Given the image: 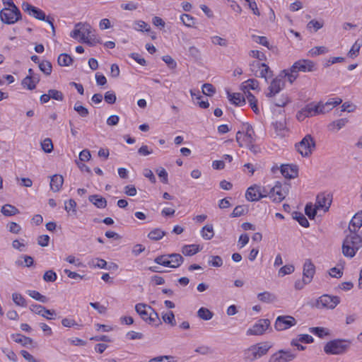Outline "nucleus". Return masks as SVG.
<instances>
[{"label": "nucleus", "instance_id": "obj_23", "mask_svg": "<svg viewBox=\"0 0 362 362\" xmlns=\"http://www.w3.org/2000/svg\"><path fill=\"white\" fill-rule=\"evenodd\" d=\"M362 226V211L356 213L350 221L349 229L350 232H356Z\"/></svg>", "mask_w": 362, "mask_h": 362}, {"label": "nucleus", "instance_id": "obj_17", "mask_svg": "<svg viewBox=\"0 0 362 362\" xmlns=\"http://www.w3.org/2000/svg\"><path fill=\"white\" fill-rule=\"evenodd\" d=\"M285 83L282 78L279 76L272 80L269 86V92L267 93V97H272L279 93L284 87Z\"/></svg>", "mask_w": 362, "mask_h": 362}, {"label": "nucleus", "instance_id": "obj_11", "mask_svg": "<svg viewBox=\"0 0 362 362\" xmlns=\"http://www.w3.org/2000/svg\"><path fill=\"white\" fill-rule=\"evenodd\" d=\"M297 323L295 317L291 315L278 316L274 322V328L277 331H284L295 326Z\"/></svg>", "mask_w": 362, "mask_h": 362}, {"label": "nucleus", "instance_id": "obj_38", "mask_svg": "<svg viewBox=\"0 0 362 362\" xmlns=\"http://www.w3.org/2000/svg\"><path fill=\"white\" fill-rule=\"evenodd\" d=\"M309 330L311 333L319 337L320 338H324L325 337L329 334V330L324 327H310Z\"/></svg>", "mask_w": 362, "mask_h": 362}, {"label": "nucleus", "instance_id": "obj_9", "mask_svg": "<svg viewBox=\"0 0 362 362\" xmlns=\"http://www.w3.org/2000/svg\"><path fill=\"white\" fill-rule=\"evenodd\" d=\"M315 148V142L310 134H307L299 143L296 144L297 151L303 157L311 155Z\"/></svg>", "mask_w": 362, "mask_h": 362}, {"label": "nucleus", "instance_id": "obj_39", "mask_svg": "<svg viewBox=\"0 0 362 362\" xmlns=\"http://www.w3.org/2000/svg\"><path fill=\"white\" fill-rule=\"evenodd\" d=\"M257 298L259 300L264 303H272L276 300L275 296L268 291L259 293Z\"/></svg>", "mask_w": 362, "mask_h": 362}, {"label": "nucleus", "instance_id": "obj_57", "mask_svg": "<svg viewBox=\"0 0 362 362\" xmlns=\"http://www.w3.org/2000/svg\"><path fill=\"white\" fill-rule=\"evenodd\" d=\"M107 264V262L105 259L100 258L93 259L90 262V265L100 269H106Z\"/></svg>", "mask_w": 362, "mask_h": 362}, {"label": "nucleus", "instance_id": "obj_49", "mask_svg": "<svg viewBox=\"0 0 362 362\" xmlns=\"http://www.w3.org/2000/svg\"><path fill=\"white\" fill-rule=\"evenodd\" d=\"M134 29L138 31H149L150 30V26L148 23L143 21H136L134 23Z\"/></svg>", "mask_w": 362, "mask_h": 362}, {"label": "nucleus", "instance_id": "obj_36", "mask_svg": "<svg viewBox=\"0 0 362 362\" xmlns=\"http://www.w3.org/2000/svg\"><path fill=\"white\" fill-rule=\"evenodd\" d=\"M45 307H44V306H42L41 305H37V304H33V305H31L30 306V310L33 313H34L35 314H37V315H40L42 317H45L47 320L53 319V317H48V316L45 315Z\"/></svg>", "mask_w": 362, "mask_h": 362}, {"label": "nucleus", "instance_id": "obj_56", "mask_svg": "<svg viewBox=\"0 0 362 362\" xmlns=\"http://www.w3.org/2000/svg\"><path fill=\"white\" fill-rule=\"evenodd\" d=\"M317 209L316 206H315V207H313L312 204H307L305 208V212L309 218L313 219L316 215Z\"/></svg>", "mask_w": 362, "mask_h": 362}, {"label": "nucleus", "instance_id": "obj_47", "mask_svg": "<svg viewBox=\"0 0 362 362\" xmlns=\"http://www.w3.org/2000/svg\"><path fill=\"white\" fill-rule=\"evenodd\" d=\"M27 293L33 299L39 300L42 303H47V298L45 296L40 294L38 291L34 290H29L27 291Z\"/></svg>", "mask_w": 362, "mask_h": 362}, {"label": "nucleus", "instance_id": "obj_37", "mask_svg": "<svg viewBox=\"0 0 362 362\" xmlns=\"http://www.w3.org/2000/svg\"><path fill=\"white\" fill-rule=\"evenodd\" d=\"M293 218L296 220L303 227H308L309 222L306 217L300 212L295 211L292 214Z\"/></svg>", "mask_w": 362, "mask_h": 362}, {"label": "nucleus", "instance_id": "obj_10", "mask_svg": "<svg viewBox=\"0 0 362 362\" xmlns=\"http://www.w3.org/2000/svg\"><path fill=\"white\" fill-rule=\"evenodd\" d=\"M340 303V298L336 296L324 294L316 300L315 306L318 309H334Z\"/></svg>", "mask_w": 362, "mask_h": 362}, {"label": "nucleus", "instance_id": "obj_7", "mask_svg": "<svg viewBox=\"0 0 362 362\" xmlns=\"http://www.w3.org/2000/svg\"><path fill=\"white\" fill-rule=\"evenodd\" d=\"M22 8L25 12H27L29 15L33 16L36 19L47 22L52 27V30H54V18H49V16L46 17L43 11L28 2H23L22 4Z\"/></svg>", "mask_w": 362, "mask_h": 362}, {"label": "nucleus", "instance_id": "obj_27", "mask_svg": "<svg viewBox=\"0 0 362 362\" xmlns=\"http://www.w3.org/2000/svg\"><path fill=\"white\" fill-rule=\"evenodd\" d=\"M348 122L349 120L346 118H341L334 120L328 124L327 129L330 132H337L339 129L344 127Z\"/></svg>", "mask_w": 362, "mask_h": 362}, {"label": "nucleus", "instance_id": "obj_31", "mask_svg": "<svg viewBox=\"0 0 362 362\" xmlns=\"http://www.w3.org/2000/svg\"><path fill=\"white\" fill-rule=\"evenodd\" d=\"M255 76L265 78L267 81L268 78L272 76V71L269 67L264 63H262V67L255 74Z\"/></svg>", "mask_w": 362, "mask_h": 362}, {"label": "nucleus", "instance_id": "obj_51", "mask_svg": "<svg viewBox=\"0 0 362 362\" xmlns=\"http://www.w3.org/2000/svg\"><path fill=\"white\" fill-rule=\"evenodd\" d=\"M62 325L65 327H76L77 329H80L81 325L78 324L74 319L65 317L62 320Z\"/></svg>", "mask_w": 362, "mask_h": 362}, {"label": "nucleus", "instance_id": "obj_24", "mask_svg": "<svg viewBox=\"0 0 362 362\" xmlns=\"http://www.w3.org/2000/svg\"><path fill=\"white\" fill-rule=\"evenodd\" d=\"M64 183V177L61 175H54L51 177L50 180V188L54 192H59L62 187Z\"/></svg>", "mask_w": 362, "mask_h": 362}, {"label": "nucleus", "instance_id": "obj_41", "mask_svg": "<svg viewBox=\"0 0 362 362\" xmlns=\"http://www.w3.org/2000/svg\"><path fill=\"white\" fill-rule=\"evenodd\" d=\"M1 213L6 216H13L18 213V210L11 204H5L1 208Z\"/></svg>", "mask_w": 362, "mask_h": 362}, {"label": "nucleus", "instance_id": "obj_6", "mask_svg": "<svg viewBox=\"0 0 362 362\" xmlns=\"http://www.w3.org/2000/svg\"><path fill=\"white\" fill-rule=\"evenodd\" d=\"M349 343L342 339H334L327 342L324 346V351L327 354L339 355L346 351Z\"/></svg>", "mask_w": 362, "mask_h": 362}, {"label": "nucleus", "instance_id": "obj_46", "mask_svg": "<svg viewBox=\"0 0 362 362\" xmlns=\"http://www.w3.org/2000/svg\"><path fill=\"white\" fill-rule=\"evenodd\" d=\"M180 20L187 27H193L195 23V19L189 14H182L180 16Z\"/></svg>", "mask_w": 362, "mask_h": 362}, {"label": "nucleus", "instance_id": "obj_2", "mask_svg": "<svg viewBox=\"0 0 362 362\" xmlns=\"http://www.w3.org/2000/svg\"><path fill=\"white\" fill-rule=\"evenodd\" d=\"M361 247L362 238L356 232H351L343 242L342 253L345 257L351 258Z\"/></svg>", "mask_w": 362, "mask_h": 362}, {"label": "nucleus", "instance_id": "obj_29", "mask_svg": "<svg viewBox=\"0 0 362 362\" xmlns=\"http://www.w3.org/2000/svg\"><path fill=\"white\" fill-rule=\"evenodd\" d=\"M88 200L99 209H104L107 206L106 199L100 195H90Z\"/></svg>", "mask_w": 362, "mask_h": 362}, {"label": "nucleus", "instance_id": "obj_64", "mask_svg": "<svg viewBox=\"0 0 362 362\" xmlns=\"http://www.w3.org/2000/svg\"><path fill=\"white\" fill-rule=\"evenodd\" d=\"M22 86L28 90H33L36 87L33 81L32 77H29V76H27L25 78H23L22 81Z\"/></svg>", "mask_w": 362, "mask_h": 362}, {"label": "nucleus", "instance_id": "obj_53", "mask_svg": "<svg viewBox=\"0 0 362 362\" xmlns=\"http://www.w3.org/2000/svg\"><path fill=\"white\" fill-rule=\"evenodd\" d=\"M342 102V100L339 98H329L325 103H330L331 105H327L325 106V109L327 110L326 112H329L331 110H332L334 107L337 106L338 105L341 104Z\"/></svg>", "mask_w": 362, "mask_h": 362}, {"label": "nucleus", "instance_id": "obj_33", "mask_svg": "<svg viewBox=\"0 0 362 362\" xmlns=\"http://www.w3.org/2000/svg\"><path fill=\"white\" fill-rule=\"evenodd\" d=\"M202 237L206 240H209L213 238L214 235V228L212 225H206L201 230Z\"/></svg>", "mask_w": 362, "mask_h": 362}, {"label": "nucleus", "instance_id": "obj_16", "mask_svg": "<svg viewBox=\"0 0 362 362\" xmlns=\"http://www.w3.org/2000/svg\"><path fill=\"white\" fill-rule=\"evenodd\" d=\"M268 196L273 202H281L286 197V191L280 183H276L269 191Z\"/></svg>", "mask_w": 362, "mask_h": 362}, {"label": "nucleus", "instance_id": "obj_22", "mask_svg": "<svg viewBox=\"0 0 362 362\" xmlns=\"http://www.w3.org/2000/svg\"><path fill=\"white\" fill-rule=\"evenodd\" d=\"M298 72L297 67L294 68V64L288 69H284L281 71L279 76L286 78L287 81L292 84L298 77Z\"/></svg>", "mask_w": 362, "mask_h": 362}, {"label": "nucleus", "instance_id": "obj_4", "mask_svg": "<svg viewBox=\"0 0 362 362\" xmlns=\"http://www.w3.org/2000/svg\"><path fill=\"white\" fill-rule=\"evenodd\" d=\"M255 134L252 127L249 124H244L243 130L238 131L236 134V141L240 147L251 146L255 141Z\"/></svg>", "mask_w": 362, "mask_h": 362}, {"label": "nucleus", "instance_id": "obj_58", "mask_svg": "<svg viewBox=\"0 0 362 362\" xmlns=\"http://www.w3.org/2000/svg\"><path fill=\"white\" fill-rule=\"evenodd\" d=\"M42 148L45 153H50L53 150V144L52 140L47 138L41 143Z\"/></svg>", "mask_w": 362, "mask_h": 362}, {"label": "nucleus", "instance_id": "obj_59", "mask_svg": "<svg viewBox=\"0 0 362 362\" xmlns=\"http://www.w3.org/2000/svg\"><path fill=\"white\" fill-rule=\"evenodd\" d=\"M57 274L52 270L45 272L43 275V280L46 282H54L57 280Z\"/></svg>", "mask_w": 362, "mask_h": 362}, {"label": "nucleus", "instance_id": "obj_25", "mask_svg": "<svg viewBox=\"0 0 362 362\" xmlns=\"http://www.w3.org/2000/svg\"><path fill=\"white\" fill-rule=\"evenodd\" d=\"M168 262H170V265H168V267L171 268H177L184 262V258L178 253L168 254Z\"/></svg>", "mask_w": 362, "mask_h": 362}, {"label": "nucleus", "instance_id": "obj_42", "mask_svg": "<svg viewBox=\"0 0 362 362\" xmlns=\"http://www.w3.org/2000/svg\"><path fill=\"white\" fill-rule=\"evenodd\" d=\"M74 109L81 117H86L89 115L88 110L83 107L79 101L75 103Z\"/></svg>", "mask_w": 362, "mask_h": 362}, {"label": "nucleus", "instance_id": "obj_32", "mask_svg": "<svg viewBox=\"0 0 362 362\" xmlns=\"http://www.w3.org/2000/svg\"><path fill=\"white\" fill-rule=\"evenodd\" d=\"M12 339L15 342L21 344L23 346L31 345L33 344V339L31 338L25 337L21 334H13Z\"/></svg>", "mask_w": 362, "mask_h": 362}, {"label": "nucleus", "instance_id": "obj_30", "mask_svg": "<svg viewBox=\"0 0 362 362\" xmlns=\"http://www.w3.org/2000/svg\"><path fill=\"white\" fill-rule=\"evenodd\" d=\"M201 248L198 245H185L182 247V252L185 256H192L199 252Z\"/></svg>", "mask_w": 362, "mask_h": 362}, {"label": "nucleus", "instance_id": "obj_14", "mask_svg": "<svg viewBox=\"0 0 362 362\" xmlns=\"http://www.w3.org/2000/svg\"><path fill=\"white\" fill-rule=\"evenodd\" d=\"M296 356V354L291 351L279 350L272 355L269 362H289L293 361Z\"/></svg>", "mask_w": 362, "mask_h": 362}, {"label": "nucleus", "instance_id": "obj_62", "mask_svg": "<svg viewBox=\"0 0 362 362\" xmlns=\"http://www.w3.org/2000/svg\"><path fill=\"white\" fill-rule=\"evenodd\" d=\"M310 52L312 56H317L327 53L328 49L325 46L315 47L310 49Z\"/></svg>", "mask_w": 362, "mask_h": 362}, {"label": "nucleus", "instance_id": "obj_19", "mask_svg": "<svg viewBox=\"0 0 362 362\" xmlns=\"http://www.w3.org/2000/svg\"><path fill=\"white\" fill-rule=\"evenodd\" d=\"M315 273V266L310 259H307L303 264V277L306 282H311Z\"/></svg>", "mask_w": 362, "mask_h": 362}, {"label": "nucleus", "instance_id": "obj_54", "mask_svg": "<svg viewBox=\"0 0 362 362\" xmlns=\"http://www.w3.org/2000/svg\"><path fill=\"white\" fill-rule=\"evenodd\" d=\"M76 202L72 199H70L68 202H65V206L64 209L68 212H72L74 214L76 213Z\"/></svg>", "mask_w": 362, "mask_h": 362}, {"label": "nucleus", "instance_id": "obj_18", "mask_svg": "<svg viewBox=\"0 0 362 362\" xmlns=\"http://www.w3.org/2000/svg\"><path fill=\"white\" fill-rule=\"evenodd\" d=\"M245 198L250 202H257L262 198V187L253 185L250 187L245 193Z\"/></svg>", "mask_w": 362, "mask_h": 362}, {"label": "nucleus", "instance_id": "obj_3", "mask_svg": "<svg viewBox=\"0 0 362 362\" xmlns=\"http://www.w3.org/2000/svg\"><path fill=\"white\" fill-rule=\"evenodd\" d=\"M136 313L149 325H159L161 322L158 314L150 305L144 303H138L135 306Z\"/></svg>", "mask_w": 362, "mask_h": 362}, {"label": "nucleus", "instance_id": "obj_34", "mask_svg": "<svg viewBox=\"0 0 362 362\" xmlns=\"http://www.w3.org/2000/svg\"><path fill=\"white\" fill-rule=\"evenodd\" d=\"M34 261L33 257L28 255H22L21 259H18L15 262V264L17 266H23L27 267H31Z\"/></svg>", "mask_w": 362, "mask_h": 362}, {"label": "nucleus", "instance_id": "obj_44", "mask_svg": "<svg viewBox=\"0 0 362 362\" xmlns=\"http://www.w3.org/2000/svg\"><path fill=\"white\" fill-rule=\"evenodd\" d=\"M165 235V233L159 229V228H156V229H153V230H151L148 234V238L151 240H160L164 235Z\"/></svg>", "mask_w": 362, "mask_h": 362}, {"label": "nucleus", "instance_id": "obj_12", "mask_svg": "<svg viewBox=\"0 0 362 362\" xmlns=\"http://www.w3.org/2000/svg\"><path fill=\"white\" fill-rule=\"evenodd\" d=\"M327 105H331V103H323V102H320L317 104H315L311 103L304 107V112H306L308 117H314L320 114H325L327 110L325 109V106Z\"/></svg>", "mask_w": 362, "mask_h": 362}, {"label": "nucleus", "instance_id": "obj_20", "mask_svg": "<svg viewBox=\"0 0 362 362\" xmlns=\"http://www.w3.org/2000/svg\"><path fill=\"white\" fill-rule=\"evenodd\" d=\"M301 72H311L315 71V64L313 61L308 59H300L294 63V68Z\"/></svg>", "mask_w": 362, "mask_h": 362}, {"label": "nucleus", "instance_id": "obj_5", "mask_svg": "<svg viewBox=\"0 0 362 362\" xmlns=\"http://www.w3.org/2000/svg\"><path fill=\"white\" fill-rule=\"evenodd\" d=\"M272 345L268 342L259 343L255 345L251 346L245 351V357L246 359L251 361H255L257 358L265 355Z\"/></svg>", "mask_w": 362, "mask_h": 362}, {"label": "nucleus", "instance_id": "obj_26", "mask_svg": "<svg viewBox=\"0 0 362 362\" xmlns=\"http://www.w3.org/2000/svg\"><path fill=\"white\" fill-rule=\"evenodd\" d=\"M241 89L244 94H247L250 90L259 89V82L254 78L248 79L242 83Z\"/></svg>", "mask_w": 362, "mask_h": 362}, {"label": "nucleus", "instance_id": "obj_28", "mask_svg": "<svg viewBox=\"0 0 362 362\" xmlns=\"http://www.w3.org/2000/svg\"><path fill=\"white\" fill-rule=\"evenodd\" d=\"M228 98L233 104L238 106H243L245 104V98L240 93H230L228 92Z\"/></svg>", "mask_w": 362, "mask_h": 362}, {"label": "nucleus", "instance_id": "obj_43", "mask_svg": "<svg viewBox=\"0 0 362 362\" xmlns=\"http://www.w3.org/2000/svg\"><path fill=\"white\" fill-rule=\"evenodd\" d=\"M12 300H13V303L18 306H21V307H26L27 306L26 300L21 293H13L12 294Z\"/></svg>", "mask_w": 362, "mask_h": 362}, {"label": "nucleus", "instance_id": "obj_8", "mask_svg": "<svg viewBox=\"0 0 362 362\" xmlns=\"http://www.w3.org/2000/svg\"><path fill=\"white\" fill-rule=\"evenodd\" d=\"M0 18L3 23L14 24L21 18V13L16 6L11 8H4L0 12Z\"/></svg>", "mask_w": 362, "mask_h": 362}, {"label": "nucleus", "instance_id": "obj_63", "mask_svg": "<svg viewBox=\"0 0 362 362\" xmlns=\"http://www.w3.org/2000/svg\"><path fill=\"white\" fill-rule=\"evenodd\" d=\"M216 92L214 86L211 83H204L202 86V93L206 95H212Z\"/></svg>", "mask_w": 362, "mask_h": 362}, {"label": "nucleus", "instance_id": "obj_60", "mask_svg": "<svg viewBox=\"0 0 362 362\" xmlns=\"http://www.w3.org/2000/svg\"><path fill=\"white\" fill-rule=\"evenodd\" d=\"M247 211V209L244 206L239 205L235 207L233 212L230 214L231 217H240L244 215Z\"/></svg>", "mask_w": 362, "mask_h": 362}, {"label": "nucleus", "instance_id": "obj_52", "mask_svg": "<svg viewBox=\"0 0 362 362\" xmlns=\"http://www.w3.org/2000/svg\"><path fill=\"white\" fill-rule=\"evenodd\" d=\"M47 93L50 96V99L52 98L58 101H62L64 100V95L59 90L50 89L48 90Z\"/></svg>", "mask_w": 362, "mask_h": 362}, {"label": "nucleus", "instance_id": "obj_1", "mask_svg": "<svg viewBox=\"0 0 362 362\" xmlns=\"http://www.w3.org/2000/svg\"><path fill=\"white\" fill-rule=\"evenodd\" d=\"M70 36L80 42L94 46L101 43V40L95 35L90 24L87 23H78L75 25L74 29L71 32Z\"/></svg>", "mask_w": 362, "mask_h": 362}, {"label": "nucleus", "instance_id": "obj_21", "mask_svg": "<svg viewBox=\"0 0 362 362\" xmlns=\"http://www.w3.org/2000/svg\"><path fill=\"white\" fill-rule=\"evenodd\" d=\"M281 173L284 177L292 179L298 176V168L296 165H281Z\"/></svg>", "mask_w": 362, "mask_h": 362}, {"label": "nucleus", "instance_id": "obj_45", "mask_svg": "<svg viewBox=\"0 0 362 362\" xmlns=\"http://www.w3.org/2000/svg\"><path fill=\"white\" fill-rule=\"evenodd\" d=\"M197 315L199 318L202 320H209L213 317L214 314L209 309L205 308H201L199 309L197 312Z\"/></svg>", "mask_w": 362, "mask_h": 362}, {"label": "nucleus", "instance_id": "obj_13", "mask_svg": "<svg viewBox=\"0 0 362 362\" xmlns=\"http://www.w3.org/2000/svg\"><path fill=\"white\" fill-rule=\"evenodd\" d=\"M270 320L268 319H260L252 327L247 329V335H262L270 327Z\"/></svg>", "mask_w": 362, "mask_h": 362}, {"label": "nucleus", "instance_id": "obj_55", "mask_svg": "<svg viewBox=\"0 0 362 362\" xmlns=\"http://www.w3.org/2000/svg\"><path fill=\"white\" fill-rule=\"evenodd\" d=\"M162 318L165 323L170 324L172 326H175L176 325L175 315L172 311L163 314Z\"/></svg>", "mask_w": 362, "mask_h": 362}, {"label": "nucleus", "instance_id": "obj_48", "mask_svg": "<svg viewBox=\"0 0 362 362\" xmlns=\"http://www.w3.org/2000/svg\"><path fill=\"white\" fill-rule=\"evenodd\" d=\"M362 46V42L359 40H356L355 43L352 45L351 49L349 52V56L350 57H355L358 56L359 53V50Z\"/></svg>", "mask_w": 362, "mask_h": 362}, {"label": "nucleus", "instance_id": "obj_50", "mask_svg": "<svg viewBox=\"0 0 362 362\" xmlns=\"http://www.w3.org/2000/svg\"><path fill=\"white\" fill-rule=\"evenodd\" d=\"M295 270L294 266L292 264H286L282 267L278 272V275L281 277L284 276L286 274H292Z\"/></svg>", "mask_w": 362, "mask_h": 362}, {"label": "nucleus", "instance_id": "obj_61", "mask_svg": "<svg viewBox=\"0 0 362 362\" xmlns=\"http://www.w3.org/2000/svg\"><path fill=\"white\" fill-rule=\"evenodd\" d=\"M194 351L201 355H208L211 354L213 353V349L208 346L202 345L197 347Z\"/></svg>", "mask_w": 362, "mask_h": 362}, {"label": "nucleus", "instance_id": "obj_35", "mask_svg": "<svg viewBox=\"0 0 362 362\" xmlns=\"http://www.w3.org/2000/svg\"><path fill=\"white\" fill-rule=\"evenodd\" d=\"M57 62L61 66H68L72 64L73 59L70 55L63 53L58 57Z\"/></svg>", "mask_w": 362, "mask_h": 362}, {"label": "nucleus", "instance_id": "obj_15", "mask_svg": "<svg viewBox=\"0 0 362 362\" xmlns=\"http://www.w3.org/2000/svg\"><path fill=\"white\" fill-rule=\"evenodd\" d=\"M332 202V195L329 193H320L317 196L315 206L317 209L327 211Z\"/></svg>", "mask_w": 362, "mask_h": 362}, {"label": "nucleus", "instance_id": "obj_40", "mask_svg": "<svg viewBox=\"0 0 362 362\" xmlns=\"http://www.w3.org/2000/svg\"><path fill=\"white\" fill-rule=\"evenodd\" d=\"M39 69L46 76H49L52 71V66L50 62L47 60H43L39 63Z\"/></svg>", "mask_w": 362, "mask_h": 362}]
</instances>
